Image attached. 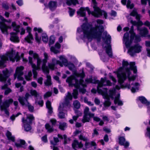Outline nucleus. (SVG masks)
<instances>
[{
    "mask_svg": "<svg viewBox=\"0 0 150 150\" xmlns=\"http://www.w3.org/2000/svg\"><path fill=\"white\" fill-rule=\"evenodd\" d=\"M97 23L99 25H95V27L90 28L88 25L83 24L81 26V28H78L77 29V34L79 35L81 32L83 35H81V38L83 40L87 39L89 41H91L93 38H96L98 42L100 41L102 33L103 30V27L101 25L103 23V20L98 19Z\"/></svg>",
    "mask_w": 150,
    "mask_h": 150,
    "instance_id": "obj_1",
    "label": "nucleus"
},
{
    "mask_svg": "<svg viewBox=\"0 0 150 150\" xmlns=\"http://www.w3.org/2000/svg\"><path fill=\"white\" fill-rule=\"evenodd\" d=\"M29 54L31 55L33 54V57L35 59L37 60V66L35 64H33V58L29 57V63L31 65L33 68V77L34 78H36L37 77V73L36 70L40 68L41 65H42V68L45 73H49V70L47 66H46V63L47 62V59L48 56L47 54L44 53V54L45 58L42 60L40 58L38 55L36 53H33V51L30 50L29 52Z\"/></svg>",
    "mask_w": 150,
    "mask_h": 150,
    "instance_id": "obj_2",
    "label": "nucleus"
},
{
    "mask_svg": "<svg viewBox=\"0 0 150 150\" xmlns=\"http://www.w3.org/2000/svg\"><path fill=\"white\" fill-rule=\"evenodd\" d=\"M134 62H131L129 64L127 61L123 60L122 62L123 70L121 72H119L117 74L118 78V81L120 84L123 83L124 81L128 78L129 81H134L136 79V76L133 75L131 77L129 76L131 74L130 70H132L134 73H137V67L135 66Z\"/></svg>",
    "mask_w": 150,
    "mask_h": 150,
    "instance_id": "obj_3",
    "label": "nucleus"
},
{
    "mask_svg": "<svg viewBox=\"0 0 150 150\" xmlns=\"http://www.w3.org/2000/svg\"><path fill=\"white\" fill-rule=\"evenodd\" d=\"M79 76L81 78L79 80L77 79L75 77L73 76L68 77L66 80V82L69 83V86H74L76 88L73 90L72 93L74 99H76L77 98L78 89L79 90L80 92L82 93L83 94L85 93L86 91L84 88L86 87V85L84 83V82L83 79L85 76L84 73L82 71V73L79 74Z\"/></svg>",
    "mask_w": 150,
    "mask_h": 150,
    "instance_id": "obj_4",
    "label": "nucleus"
},
{
    "mask_svg": "<svg viewBox=\"0 0 150 150\" xmlns=\"http://www.w3.org/2000/svg\"><path fill=\"white\" fill-rule=\"evenodd\" d=\"M86 81L87 83H97L98 84L97 87L98 92L105 96L106 99L103 103V105L105 107H109L111 103L110 102L109 97L107 96L108 89L106 88H103V87L106 86H111L112 83L110 81L108 80H107L106 78H102L100 81L97 80L94 82L93 81L92 79L90 78L86 79Z\"/></svg>",
    "mask_w": 150,
    "mask_h": 150,
    "instance_id": "obj_5",
    "label": "nucleus"
},
{
    "mask_svg": "<svg viewBox=\"0 0 150 150\" xmlns=\"http://www.w3.org/2000/svg\"><path fill=\"white\" fill-rule=\"evenodd\" d=\"M0 68H4L5 67V63L9 59L11 61L14 62L16 61H18L20 57L18 53L16 54H13L12 52H9L5 55H2L0 57Z\"/></svg>",
    "mask_w": 150,
    "mask_h": 150,
    "instance_id": "obj_6",
    "label": "nucleus"
},
{
    "mask_svg": "<svg viewBox=\"0 0 150 150\" xmlns=\"http://www.w3.org/2000/svg\"><path fill=\"white\" fill-rule=\"evenodd\" d=\"M102 38L103 41L108 45L107 46L105 47L106 53L110 57H112V49L111 45L110 44L111 40V36L109 35L108 34L107 32L105 31L103 33Z\"/></svg>",
    "mask_w": 150,
    "mask_h": 150,
    "instance_id": "obj_7",
    "label": "nucleus"
},
{
    "mask_svg": "<svg viewBox=\"0 0 150 150\" xmlns=\"http://www.w3.org/2000/svg\"><path fill=\"white\" fill-rule=\"evenodd\" d=\"M84 115L82 122L84 123L86 122H89L90 119L93 118V120L96 122H99L100 121V119L97 116H94L95 114L91 113L89 111V109L88 107H86L84 110Z\"/></svg>",
    "mask_w": 150,
    "mask_h": 150,
    "instance_id": "obj_8",
    "label": "nucleus"
},
{
    "mask_svg": "<svg viewBox=\"0 0 150 150\" xmlns=\"http://www.w3.org/2000/svg\"><path fill=\"white\" fill-rule=\"evenodd\" d=\"M129 32L131 34L130 40H129V33L127 32L125 33L123 36V41L127 48L130 47V45L134 38L135 33L134 32V27L132 25L131 27Z\"/></svg>",
    "mask_w": 150,
    "mask_h": 150,
    "instance_id": "obj_9",
    "label": "nucleus"
},
{
    "mask_svg": "<svg viewBox=\"0 0 150 150\" xmlns=\"http://www.w3.org/2000/svg\"><path fill=\"white\" fill-rule=\"evenodd\" d=\"M34 117L33 115H27V117L25 119L24 117L22 119V122L23 124L25 130L27 132L29 131L31 129V127L30 124L32 123V121L34 120Z\"/></svg>",
    "mask_w": 150,
    "mask_h": 150,
    "instance_id": "obj_10",
    "label": "nucleus"
},
{
    "mask_svg": "<svg viewBox=\"0 0 150 150\" xmlns=\"http://www.w3.org/2000/svg\"><path fill=\"white\" fill-rule=\"evenodd\" d=\"M11 25L13 28V30L16 31V33H10V40L12 41L18 42H19V37L17 35V33L19 32L20 26L17 25L15 22H13L12 23Z\"/></svg>",
    "mask_w": 150,
    "mask_h": 150,
    "instance_id": "obj_11",
    "label": "nucleus"
},
{
    "mask_svg": "<svg viewBox=\"0 0 150 150\" xmlns=\"http://www.w3.org/2000/svg\"><path fill=\"white\" fill-rule=\"evenodd\" d=\"M3 97V96L0 95V105L1 110H4L5 114L7 115H9V112L7 108L9 107L10 105L13 102V100L12 99H6L4 100L2 105H1L2 102L1 99Z\"/></svg>",
    "mask_w": 150,
    "mask_h": 150,
    "instance_id": "obj_12",
    "label": "nucleus"
},
{
    "mask_svg": "<svg viewBox=\"0 0 150 150\" xmlns=\"http://www.w3.org/2000/svg\"><path fill=\"white\" fill-rule=\"evenodd\" d=\"M142 47L139 44H137L130 47L128 52L131 56H134L135 53H138L142 51Z\"/></svg>",
    "mask_w": 150,
    "mask_h": 150,
    "instance_id": "obj_13",
    "label": "nucleus"
},
{
    "mask_svg": "<svg viewBox=\"0 0 150 150\" xmlns=\"http://www.w3.org/2000/svg\"><path fill=\"white\" fill-rule=\"evenodd\" d=\"M93 8L94 11L91 13L92 15L96 17H99L102 15H103L105 18V19L106 18L107 13L105 11L100 10L95 4L93 6Z\"/></svg>",
    "mask_w": 150,
    "mask_h": 150,
    "instance_id": "obj_14",
    "label": "nucleus"
},
{
    "mask_svg": "<svg viewBox=\"0 0 150 150\" xmlns=\"http://www.w3.org/2000/svg\"><path fill=\"white\" fill-rule=\"evenodd\" d=\"M30 94L35 97V103L42 107L43 105V101L42 100V97L35 90H32L30 91Z\"/></svg>",
    "mask_w": 150,
    "mask_h": 150,
    "instance_id": "obj_15",
    "label": "nucleus"
},
{
    "mask_svg": "<svg viewBox=\"0 0 150 150\" xmlns=\"http://www.w3.org/2000/svg\"><path fill=\"white\" fill-rule=\"evenodd\" d=\"M24 69V67L22 66L17 67L16 73L14 75V79H15L17 77L19 81L23 80V78L22 76L23 74V70Z\"/></svg>",
    "mask_w": 150,
    "mask_h": 150,
    "instance_id": "obj_16",
    "label": "nucleus"
},
{
    "mask_svg": "<svg viewBox=\"0 0 150 150\" xmlns=\"http://www.w3.org/2000/svg\"><path fill=\"white\" fill-rule=\"evenodd\" d=\"M30 96V95L29 93H26L25 96H19L18 99L20 103L22 105L25 106L28 104V99Z\"/></svg>",
    "mask_w": 150,
    "mask_h": 150,
    "instance_id": "obj_17",
    "label": "nucleus"
},
{
    "mask_svg": "<svg viewBox=\"0 0 150 150\" xmlns=\"http://www.w3.org/2000/svg\"><path fill=\"white\" fill-rule=\"evenodd\" d=\"M0 19L2 21L0 22V28L3 33H7V30L8 28H11V27H8L4 23L6 20L1 16L0 15Z\"/></svg>",
    "mask_w": 150,
    "mask_h": 150,
    "instance_id": "obj_18",
    "label": "nucleus"
},
{
    "mask_svg": "<svg viewBox=\"0 0 150 150\" xmlns=\"http://www.w3.org/2000/svg\"><path fill=\"white\" fill-rule=\"evenodd\" d=\"M72 99V96L71 93L68 92L67 95L66 96L64 101L61 104L62 106H64L65 107L69 108L70 107L69 100H71Z\"/></svg>",
    "mask_w": 150,
    "mask_h": 150,
    "instance_id": "obj_19",
    "label": "nucleus"
},
{
    "mask_svg": "<svg viewBox=\"0 0 150 150\" xmlns=\"http://www.w3.org/2000/svg\"><path fill=\"white\" fill-rule=\"evenodd\" d=\"M52 63H48V66L49 68L52 70H54V67L55 64H58L60 67H63V64L61 62L57 60L55 58H52Z\"/></svg>",
    "mask_w": 150,
    "mask_h": 150,
    "instance_id": "obj_20",
    "label": "nucleus"
},
{
    "mask_svg": "<svg viewBox=\"0 0 150 150\" xmlns=\"http://www.w3.org/2000/svg\"><path fill=\"white\" fill-rule=\"evenodd\" d=\"M69 108L65 107L64 106H62V105L60 104L58 108L59 113L58 116L60 118H64L65 117V113L63 111H67Z\"/></svg>",
    "mask_w": 150,
    "mask_h": 150,
    "instance_id": "obj_21",
    "label": "nucleus"
},
{
    "mask_svg": "<svg viewBox=\"0 0 150 150\" xmlns=\"http://www.w3.org/2000/svg\"><path fill=\"white\" fill-rule=\"evenodd\" d=\"M2 72L3 75L0 73V81H5L9 76V71L8 69H6L5 70H4Z\"/></svg>",
    "mask_w": 150,
    "mask_h": 150,
    "instance_id": "obj_22",
    "label": "nucleus"
},
{
    "mask_svg": "<svg viewBox=\"0 0 150 150\" xmlns=\"http://www.w3.org/2000/svg\"><path fill=\"white\" fill-rule=\"evenodd\" d=\"M52 125H50L49 124H47L45 125L46 129L48 131L51 132L53 131V127L55 126L56 122V120L54 119H52L50 120Z\"/></svg>",
    "mask_w": 150,
    "mask_h": 150,
    "instance_id": "obj_23",
    "label": "nucleus"
},
{
    "mask_svg": "<svg viewBox=\"0 0 150 150\" xmlns=\"http://www.w3.org/2000/svg\"><path fill=\"white\" fill-rule=\"evenodd\" d=\"M86 10L87 11L89 14L91 13V11L88 7H86L85 8L81 7L80 8L79 11H77V14L81 17H85L86 16Z\"/></svg>",
    "mask_w": 150,
    "mask_h": 150,
    "instance_id": "obj_24",
    "label": "nucleus"
},
{
    "mask_svg": "<svg viewBox=\"0 0 150 150\" xmlns=\"http://www.w3.org/2000/svg\"><path fill=\"white\" fill-rule=\"evenodd\" d=\"M131 85L133 86L131 87L130 84L127 85L126 86L129 89L131 88V91L132 93H134L136 91V90L137 91L139 90V83H132L131 84Z\"/></svg>",
    "mask_w": 150,
    "mask_h": 150,
    "instance_id": "obj_25",
    "label": "nucleus"
},
{
    "mask_svg": "<svg viewBox=\"0 0 150 150\" xmlns=\"http://www.w3.org/2000/svg\"><path fill=\"white\" fill-rule=\"evenodd\" d=\"M125 139L122 137L119 138V143L121 145H123L125 148L127 147L129 145V143L127 142H125Z\"/></svg>",
    "mask_w": 150,
    "mask_h": 150,
    "instance_id": "obj_26",
    "label": "nucleus"
},
{
    "mask_svg": "<svg viewBox=\"0 0 150 150\" xmlns=\"http://www.w3.org/2000/svg\"><path fill=\"white\" fill-rule=\"evenodd\" d=\"M137 30L139 31L140 35L143 37H145L148 33V31L147 28L144 27L142 28L138 27Z\"/></svg>",
    "mask_w": 150,
    "mask_h": 150,
    "instance_id": "obj_27",
    "label": "nucleus"
},
{
    "mask_svg": "<svg viewBox=\"0 0 150 150\" xmlns=\"http://www.w3.org/2000/svg\"><path fill=\"white\" fill-rule=\"evenodd\" d=\"M27 30L29 33L28 35L25 38V40L29 43H31V40L33 39V35L30 32V29L29 27H27Z\"/></svg>",
    "mask_w": 150,
    "mask_h": 150,
    "instance_id": "obj_28",
    "label": "nucleus"
},
{
    "mask_svg": "<svg viewBox=\"0 0 150 150\" xmlns=\"http://www.w3.org/2000/svg\"><path fill=\"white\" fill-rule=\"evenodd\" d=\"M120 89V87L116 85L115 86V88H113L112 89H111L109 90V96L112 99L114 98L113 96L115 95V89L119 90Z\"/></svg>",
    "mask_w": 150,
    "mask_h": 150,
    "instance_id": "obj_29",
    "label": "nucleus"
},
{
    "mask_svg": "<svg viewBox=\"0 0 150 150\" xmlns=\"http://www.w3.org/2000/svg\"><path fill=\"white\" fill-rule=\"evenodd\" d=\"M72 145L73 148L75 150H76L78 148H81L83 146L81 142L79 143L77 140H74Z\"/></svg>",
    "mask_w": 150,
    "mask_h": 150,
    "instance_id": "obj_30",
    "label": "nucleus"
},
{
    "mask_svg": "<svg viewBox=\"0 0 150 150\" xmlns=\"http://www.w3.org/2000/svg\"><path fill=\"white\" fill-rule=\"evenodd\" d=\"M19 142H20V143H15V145L17 147H23L24 148L26 147L27 145H26L25 142L24 140L20 139Z\"/></svg>",
    "mask_w": 150,
    "mask_h": 150,
    "instance_id": "obj_31",
    "label": "nucleus"
},
{
    "mask_svg": "<svg viewBox=\"0 0 150 150\" xmlns=\"http://www.w3.org/2000/svg\"><path fill=\"white\" fill-rule=\"evenodd\" d=\"M49 73H47V79L44 81L45 85L47 86H50L52 84L51 81V77L50 75H48Z\"/></svg>",
    "mask_w": 150,
    "mask_h": 150,
    "instance_id": "obj_32",
    "label": "nucleus"
},
{
    "mask_svg": "<svg viewBox=\"0 0 150 150\" xmlns=\"http://www.w3.org/2000/svg\"><path fill=\"white\" fill-rule=\"evenodd\" d=\"M46 106L48 109V112L50 114H51L53 112V109L51 106V103L49 100H47L46 103Z\"/></svg>",
    "mask_w": 150,
    "mask_h": 150,
    "instance_id": "obj_33",
    "label": "nucleus"
},
{
    "mask_svg": "<svg viewBox=\"0 0 150 150\" xmlns=\"http://www.w3.org/2000/svg\"><path fill=\"white\" fill-rule=\"evenodd\" d=\"M139 100L143 104H145L147 106L150 105V102L148 101L147 99L144 96H140Z\"/></svg>",
    "mask_w": 150,
    "mask_h": 150,
    "instance_id": "obj_34",
    "label": "nucleus"
},
{
    "mask_svg": "<svg viewBox=\"0 0 150 150\" xmlns=\"http://www.w3.org/2000/svg\"><path fill=\"white\" fill-rule=\"evenodd\" d=\"M49 6L50 9L53 11L57 7V2L54 1H50L49 3Z\"/></svg>",
    "mask_w": 150,
    "mask_h": 150,
    "instance_id": "obj_35",
    "label": "nucleus"
},
{
    "mask_svg": "<svg viewBox=\"0 0 150 150\" xmlns=\"http://www.w3.org/2000/svg\"><path fill=\"white\" fill-rule=\"evenodd\" d=\"M114 103L115 104H117L119 106H122L123 105L122 102L120 99L119 95H118L115 97Z\"/></svg>",
    "mask_w": 150,
    "mask_h": 150,
    "instance_id": "obj_36",
    "label": "nucleus"
},
{
    "mask_svg": "<svg viewBox=\"0 0 150 150\" xmlns=\"http://www.w3.org/2000/svg\"><path fill=\"white\" fill-rule=\"evenodd\" d=\"M58 137L62 139L64 138V144H65L68 143L70 140V139L69 138H67V136L66 135H64L63 136L62 135L60 134H58Z\"/></svg>",
    "mask_w": 150,
    "mask_h": 150,
    "instance_id": "obj_37",
    "label": "nucleus"
},
{
    "mask_svg": "<svg viewBox=\"0 0 150 150\" xmlns=\"http://www.w3.org/2000/svg\"><path fill=\"white\" fill-rule=\"evenodd\" d=\"M59 58L60 60L62 62L61 63L63 65H64L66 67L67 66L68 64V61L64 56H60L59 57Z\"/></svg>",
    "mask_w": 150,
    "mask_h": 150,
    "instance_id": "obj_38",
    "label": "nucleus"
},
{
    "mask_svg": "<svg viewBox=\"0 0 150 150\" xmlns=\"http://www.w3.org/2000/svg\"><path fill=\"white\" fill-rule=\"evenodd\" d=\"M6 135L8 139L9 140H11L13 142L15 141V137H14L12 136L11 133L8 131H7L6 133Z\"/></svg>",
    "mask_w": 150,
    "mask_h": 150,
    "instance_id": "obj_39",
    "label": "nucleus"
},
{
    "mask_svg": "<svg viewBox=\"0 0 150 150\" xmlns=\"http://www.w3.org/2000/svg\"><path fill=\"white\" fill-rule=\"evenodd\" d=\"M96 145V143L94 142H86L85 144L86 148H89L92 146H95Z\"/></svg>",
    "mask_w": 150,
    "mask_h": 150,
    "instance_id": "obj_40",
    "label": "nucleus"
},
{
    "mask_svg": "<svg viewBox=\"0 0 150 150\" xmlns=\"http://www.w3.org/2000/svg\"><path fill=\"white\" fill-rule=\"evenodd\" d=\"M146 46L148 47L146 48V50L147 52V56L149 57H150V41H146L145 42Z\"/></svg>",
    "mask_w": 150,
    "mask_h": 150,
    "instance_id": "obj_41",
    "label": "nucleus"
},
{
    "mask_svg": "<svg viewBox=\"0 0 150 150\" xmlns=\"http://www.w3.org/2000/svg\"><path fill=\"white\" fill-rule=\"evenodd\" d=\"M75 112L77 116H74L72 118H73L74 120L76 121L79 117L81 115L82 113L80 111L77 110H75Z\"/></svg>",
    "mask_w": 150,
    "mask_h": 150,
    "instance_id": "obj_42",
    "label": "nucleus"
},
{
    "mask_svg": "<svg viewBox=\"0 0 150 150\" xmlns=\"http://www.w3.org/2000/svg\"><path fill=\"white\" fill-rule=\"evenodd\" d=\"M67 66L69 69L72 71H74L75 70L76 68L74 65L73 63L71 62H69Z\"/></svg>",
    "mask_w": 150,
    "mask_h": 150,
    "instance_id": "obj_43",
    "label": "nucleus"
},
{
    "mask_svg": "<svg viewBox=\"0 0 150 150\" xmlns=\"http://www.w3.org/2000/svg\"><path fill=\"white\" fill-rule=\"evenodd\" d=\"M130 15L133 16H136L137 19V20L140 19L139 15H138L136 11L134 10H133L130 13Z\"/></svg>",
    "mask_w": 150,
    "mask_h": 150,
    "instance_id": "obj_44",
    "label": "nucleus"
},
{
    "mask_svg": "<svg viewBox=\"0 0 150 150\" xmlns=\"http://www.w3.org/2000/svg\"><path fill=\"white\" fill-rule=\"evenodd\" d=\"M42 41L45 42H47L48 41V37L47 35L45 33L42 34Z\"/></svg>",
    "mask_w": 150,
    "mask_h": 150,
    "instance_id": "obj_45",
    "label": "nucleus"
},
{
    "mask_svg": "<svg viewBox=\"0 0 150 150\" xmlns=\"http://www.w3.org/2000/svg\"><path fill=\"white\" fill-rule=\"evenodd\" d=\"M73 105L74 108L76 109H79L80 107V103L77 100H76L74 102Z\"/></svg>",
    "mask_w": 150,
    "mask_h": 150,
    "instance_id": "obj_46",
    "label": "nucleus"
},
{
    "mask_svg": "<svg viewBox=\"0 0 150 150\" xmlns=\"http://www.w3.org/2000/svg\"><path fill=\"white\" fill-rule=\"evenodd\" d=\"M55 41V38L53 35L51 36L50 38L49 45H51L53 44Z\"/></svg>",
    "mask_w": 150,
    "mask_h": 150,
    "instance_id": "obj_47",
    "label": "nucleus"
},
{
    "mask_svg": "<svg viewBox=\"0 0 150 150\" xmlns=\"http://www.w3.org/2000/svg\"><path fill=\"white\" fill-rule=\"evenodd\" d=\"M53 139L54 142H53V141H51L50 143L51 144L53 145H56L57 143L59 142V139L58 138L54 137Z\"/></svg>",
    "mask_w": 150,
    "mask_h": 150,
    "instance_id": "obj_48",
    "label": "nucleus"
},
{
    "mask_svg": "<svg viewBox=\"0 0 150 150\" xmlns=\"http://www.w3.org/2000/svg\"><path fill=\"white\" fill-rule=\"evenodd\" d=\"M32 76V73L31 71L28 72V74L25 76V78L27 81H29L31 80V76Z\"/></svg>",
    "mask_w": 150,
    "mask_h": 150,
    "instance_id": "obj_49",
    "label": "nucleus"
},
{
    "mask_svg": "<svg viewBox=\"0 0 150 150\" xmlns=\"http://www.w3.org/2000/svg\"><path fill=\"white\" fill-rule=\"evenodd\" d=\"M79 138L80 139L84 141H86L88 139V138L84 136L83 134H81L79 136Z\"/></svg>",
    "mask_w": 150,
    "mask_h": 150,
    "instance_id": "obj_50",
    "label": "nucleus"
},
{
    "mask_svg": "<svg viewBox=\"0 0 150 150\" xmlns=\"http://www.w3.org/2000/svg\"><path fill=\"white\" fill-rule=\"evenodd\" d=\"M7 83L5 84L4 86L1 87V89H6L8 85H11V80L10 79H8L7 81Z\"/></svg>",
    "mask_w": 150,
    "mask_h": 150,
    "instance_id": "obj_51",
    "label": "nucleus"
},
{
    "mask_svg": "<svg viewBox=\"0 0 150 150\" xmlns=\"http://www.w3.org/2000/svg\"><path fill=\"white\" fill-rule=\"evenodd\" d=\"M25 106L28 107L29 110L31 112H32L34 110V107L33 106L30 105L29 103L28 105H26Z\"/></svg>",
    "mask_w": 150,
    "mask_h": 150,
    "instance_id": "obj_52",
    "label": "nucleus"
},
{
    "mask_svg": "<svg viewBox=\"0 0 150 150\" xmlns=\"http://www.w3.org/2000/svg\"><path fill=\"white\" fill-rule=\"evenodd\" d=\"M127 7L130 9H132L134 7V5L133 4H131V1L129 0H128L127 1Z\"/></svg>",
    "mask_w": 150,
    "mask_h": 150,
    "instance_id": "obj_53",
    "label": "nucleus"
},
{
    "mask_svg": "<svg viewBox=\"0 0 150 150\" xmlns=\"http://www.w3.org/2000/svg\"><path fill=\"white\" fill-rule=\"evenodd\" d=\"M66 126V124L65 123H60L59 125V128L62 130H64V128Z\"/></svg>",
    "mask_w": 150,
    "mask_h": 150,
    "instance_id": "obj_54",
    "label": "nucleus"
},
{
    "mask_svg": "<svg viewBox=\"0 0 150 150\" xmlns=\"http://www.w3.org/2000/svg\"><path fill=\"white\" fill-rule=\"evenodd\" d=\"M141 25H144L148 27L150 29V22L148 21H146L144 23H143L142 22H140Z\"/></svg>",
    "mask_w": 150,
    "mask_h": 150,
    "instance_id": "obj_55",
    "label": "nucleus"
},
{
    "mask_svg": "<svg viewBox=\"0 0 150 150\" xmlns=\"http://www.w3.org/2000/svg\"><path fill=\"white\" fill-rule=\"evenodd\" d=\"M51 51L55 54H57L59 52V51L56 50L55 48L53 46L51 47L50 48Z\"/></svg>",
    "mask_w": 150,
    "mask_h": 150,
    "instance_id": "obj_56",
    "label": "nucleus"
},
{
    "mask_svg": "<svg viewBox=\"0 0 150 150\" xmlns=\"http://www.w3.org/2000/svg\"><path fill=\"white\" fill-rule=\"evenodd\" d=\"M2 6L3 8L6 10H8L9 8L8 4L6 3H3L2 4Z\"/></svg>",
    "mask_w": 150,
    "mask_h": 150,
    "instance_id": "obj_57",
    "label": "nucleus"
},
{
    "mask_svg": "<svg viewBox=\"0 0 150 150\" xmlns=\"http://www.w3.org/2000/svg\"><path fill=\"white\" fill-rule=\"evenodd\" d=\"M69 15L70 16H72L74 14L75 10L72 8H70L69 7Z\"/></svg>",
    "mask_w": 150,
    "mask_h": 150,
    "instance_id": "obj_58",
    "label": "nucleus"
},
{
    "mask_svg": "<svg viewBox=\"0 0 150 150\" xmlns=\"http://www.w3.org/2000/svg\"><path fill=\"white\" fill-rule=\"evenodd\" d=\"M135 37L134 42L135 43H137L138 42H140L141 40V39L140 37L138 35H135L134 38Z\"/></svg>",
    "mask_w": 150,
    "mask_h": 150,
    "instance_id": "obj_59",
    "label": "nucleus"
},
{
    "mask_svg": "<svg viewBox=\"0 0 150 150\" xmlns=\"http://www.w3.org/2000/svg\"><path fill=\"white\" fill-rule=\"evenodd\" d=\"M21 114V113H18L16 115H13L10 117V119L12 121H13L15 120L16 117H18Z\"/></svg>",
    "mask_w": 150,
    "mask_h": 150,
    "instance_id": "obj_60",
    "label": "nucleus"
},
{
    "mask_svg": "<svg viewBox=\"0 0 150 150\" xmlns=\"http://www.w3.org/2000/svg\"><path fill=\"white\" fill-rule=\"evenodd\" d=\"M93 132L92 133V136L93 137L95 136H97L98 135V132L96 128L94 129H93Z\"/></svg>",
    "mask_w": 150,
    "mask_h": 150,
    "instance_id": "obj_61",
    "label": "nucleus"
},
{
    "mask_svg": "<svg viewBox=\"0 0 150 150\" xmlns=\"http://www.w3.org/2000/svg\"><path fill=\"white\" fill-rule=\"evenodd\" d=\"M86 66L87 67L90 68V69H91V70H93L94 67L89 63L87 62V63H86Z\"/></svg>",
    "mask_w": 150,
    "mask_h": 150,
    "instance_id": "obj_62",
    "label": "nucleus"
},
{
    "mask_svg": "<svg viewBox=\"0 0 150 150\" xmlns=\"http://www.w3.org/2000/svg\"><path fill=\"white\" fill-rule=\"evenodd\" d=\"M35 39L38 42H39L41 38L40 37H38L37 33H35Z\"/></svg>",
    "mask_w": 150,
    "mask_h": 150,
    "instance_id": "obj_63",
    "label": "nucleus"
},
{
    "mask_svg": "<svg viewBox=\"0 0 150 150\" xmlns=\"http://www.w3.org/2000/svg\"><path fill=\"white\" fill-rule=\"evenodd\" d=\"M41 139L44 142H47V135H45L42 137L41 138Z\"/></svg>",
    "mask_w": 150,
    "mask_h": 150,
    "instance_id": "obj_64",
    "label": "nucleus"
}]
</instances>
